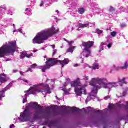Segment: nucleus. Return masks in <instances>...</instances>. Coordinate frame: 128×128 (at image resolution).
<instances>
[{
  "mask_svg": "<svg viewBox=\"0 0 128 128\" xmlns=\"http://www.w3.org/2000/svg\"><path fill=\"white\" fill-rule=\"evenodd\" d=\"M46 118L47 120L44 123L45 126H48L49 128H54L56 126V122L53 121H50L52 118V113H40V112H22L20 114V117L18 118L19 120L22 122H34L35 120Z\"/></svg>",
  "mask_w": 128,
  "mask_h": 128,
  "instance_id": "2",
  "label": "nucleus"
},
{
  "mask_svg": "<svg viewBox=\"0 0 128 128\" xmlns=\"http://www.w3.org/2000/svg\"><path fill=\"white\" fill-rule=\"evenodd\" d=\"M106 46V43L102 42L100 45V52L104 50V46Z\"/></svg>",
  "mask_w": 128,
  "mask_h": 128,
  "instance_id": "21",
  "label": "nucleus"
},
{
  "mask_svg": "<svg viewBox=\"0 0 128 128\" xmlns=\"http://www.w3.org/2000/svg\"><path fill=\"white\" fill-rule=\"evenodd\" d=\"M84 80H88V76H86V75H84Z\"/></svg>",
  "mask_w": 128,
  "mask_h": 128,
  "instance_id": "32",
  "label": "nucleus"
},
{
  "mask_svg": "<svg viewBox=\"0 0 128 128\" xmlns=\"http://www.w3.org/2000/svg\"><path fill=\"white\" fill-rule=\"evenodd\" d=\"M56 12H57V14H60V12H58V10H56Z\"/></svg>",
  "mask_w": 128,
  "mask_h": 128,
  "instance_id": "50",
  "label": "nucleus"
},
{
  "mask_svg": "<svg viewBox=\"0 0 128 128\" xmlns=\"http://www.w3.org/2000/svg\"><path fill=\"white\" fill-rule=\"evenodd\" d=\"M13 72H14V74H16V72H18V70H13Z\"/></svg>",
  "mask_w": 128,
  "mask_h": 128,
  "instance_id": "44",
  "label": "nucleus"
},
{
  "mask_svg": "<svg viewBox=\"0 0 128 128\" xmlns=\"http://www.w3.org/2000/svg\"><path fill=\"white\" fill-rule=\"evenodd\" d=\"M126 92H124L123 93V96H126Z\"/></svg>",
  "mask_w": 128,
  "mask_h": 128,
  "instance_id": "42",
  "label": "nucleus"
},
{
  "mask_svg": "<svg viewBox=\"0 0 128 128\" xmlns=\"http://www.w3.org/2000/svg\"><path fill=\"white\" fill-rule=\"evenodd\" d=\"M58 32H60V29H56L54 27L43 30L38 33L32 40V44H42L44 42L45 40H48L50 38H52Z\"/></svg>",
  "mask_w": 128,
  "mask_h": 128,
  "instance_id": "4",
  "label": "nucleus"
},
{
  "mask_svg": "<svg viewBox=\"0 0 128 128\" xmlns=\"http://www.w3.org/2000/svg\"><path fill=\"white\" fill-rule=\"evenodd\" d=\"M6 8L1 6L0 7V16H2L4 14H6Z\"/></svg>",
  "mask_w": 128,
  "mask_h": 128,
  "instance_id": "15",
  "label": "nucleus"
},
{
  "mask_svg": "<svg viewBox=\"0 0 128 128\" xmlns=\"http://www.w3.org/2000/svg\"><path fill=\"white\" fill-rule=\"evenodd\" d=\"M48 108V110H50V107L49 106V107Z\"/></svg>",
  "mask_w": 128,
  "mask_h": 128,
  "instance_id": "56",
  "label": "nucleus"
},
{
  "mask_svg": "<svg viewBox=\"0 0 128 128\" xmlns=\"http://www.w3.org/2000/svg\"><path fill=\"white\" fill-rule=\"evenodd\" d=\"M56 100H60L58 99V96H56Z\"/></svg>",
  "mask_w": 128,
  "mask_h": 128,
  "instance_id": "54",
  "label": "nucleus"
},
{
  "mask_svg": "<svg viewBox=\"0 0 128 128\" xmlns=\"http://www.w3.org/2000/svg\"><path fill=\"white\" fill-rule=\"evenodd\" d=\"M67 84L66 83H65V84L64 86V88H66V86Z\"/></svg>",
  "mask_w": 128,
  "mask_h": 128,
  "instance_id": "49",
  "label": "nucleus"
},
{
  "mask_svg": "<svg viewBox=\"0 0 128 128\" xmlns=\"http://www.w3.org/2000/svg\"><path fill=\"white\" fill-rule=\"evenodd\" d=\"M20 74H21V76H24V72H20Z\"/></svg>",
  "mask_w": 128,
  "mask_h": 128,
  "instance_id": "45",
  "label": "nucleus"
},
{
  "mask_svg": "<svg viewBox=\"0 0 128 128\" xmlns=\"http://www.w3.org/2000/svg\"><path fill=\"white\" fill-rule=\"evenodd\" d=\"M18 32H20V34H22V29L20 28V29L18 30Z\"/></svg>",
  "mask_w": 128,
  "mask_h": 128,
  "instance_id": "37",
  "label": "nucleus"
},
{
  "mask_svg": "<svg viewBox=\"0 0 128 128\" xmlns=\"http://www.w3.org/2000/svg\"><path fill=\"white\" fill-rule=\"evenodd\" d=\"M13 26H14V30H16V25L14 24H13Z\"/></svg>",
  "mask_w": 128,
  "mask_h": 128,
  "instance_id": "47",
  "label": "nucleus"
},
{
  "mask_svg": "<svg viewBox=\"0 0 128 128\" xmlns=\"http://www.w3.org/2000/svg\"><path fill=\"white\" fill-rule=\"evenodd\" d=\"M74 27L76 26V24H74Z\"/></svg>",
  "mask_w": 128,
  "mask_h": 128,
  "instance_id": "55",
  "label": "nucleus"
},
{
  "mask_svg": "<svg viewBox=\"0 0 128 128\" xmlns=\"http://www.w3.org/2000/svg\"><path fill=\"white\" fill-rule=\"evenodd\" d=\"M19 80H22V84H28V83H29L28 80L26 79H22V78H20Z\"/></svg>",
  "mask_w": 128,
  "mask_h": 128,
  "instance_id": "24",
  "label": "nucleus"
},
{
  "mask_svg": "<svg viewBox=\"0 0 128 128\" xmlns=\"http://www.w3.org/2000/svg\"><path fill=\"white\" fill-rule=\"evenodd\" d=\"M62 90H64L66 94H68V92L66 91V89H63Z\"/></svg>",
  "mask_w": 128,
  "mask_h": 128,
  "instance_id": "35",
  "label": "nucleus"
},
{
  "mask_svg": "<svg viewBox=\"0 0 128 128\" xmlns=\"http://www.w3.org/2000/svg\"><path fill=\"white\" fill-rule=\"evenodd\" d=\"M126 24H121V28H126Z\"/></svg>",
  "mask_w": 128,
  "mask_h": 128,
  "instance_id": "36",
  "label": "nucleus"
},
{
  "mask_svg": "<svg viewBox=\"0 0 128 128\" xmlns=\"http://www.w3.org/2000/svg\"><path fill=\"white\" fill-rule=\"evenodd\" d=\"M30 2L32 6L36 4V0H30Z\"/></svg>",
  "mask_w": 128,
  "mask_h": 128,
  "instance_id": "29",
  "label": "nucleus"
},
{
  "mask_svg": "<svg viewBox=\"0 0 128 128\" xmlns=\"http://www.w3.org/2000/svg\"><path fill=\"white\" fill-rule=\"evenodd\" d=\"M90 86H92V92L89 95L86 102L88 104L89 102L92 100V98H96V94H98V90H100L102 88H106V90H109V92H110V90L112 88H116L118 86V84L116 82H110L108 81L106 78H93L91 81L89 82Z\"/></svg>",
  "mask_w": 128,
  "mask_h": 128,
  "instance_id": "1",
  "label": "nucleus"
},
{
  "mask_svg": "<svg viewBox=\"0 0 128 128\" xmlns=\"http://www.w3.org/2000/svg\"><path fill=\"white\" fill-rule=\"evenodd\" d=\"M8 14H9V16H12V14H14V12L10 10L8 12Z\"/></svg>",
  "mask_w": 128,
  "mask_h": 128,
  "instance_id": "31",
  "label": "nucleus"
},
{
  "mask_svg": "<svg viewBox=\"0 0 128 128\" xmlns=\"http://www.w3.org/2000/svg\"><path fill=\"white\" fill-rule=\"evenodd\" d=\"M128 68V62H126L124 64V66L122 67H118L117 68V70H126V68Z\"/></svg>",
  "mask_w": 128,
  "mask_h": 128,
  "instance_id": "19",
  "label": "nucleus"
},
{
  "mask_svg": "<svg viewBox=\"0 0 128 128\" xmlns=\"http://www.w3.org/2000/svg\"><path fill=\"white\" fill-rule=\"evenodd\" d=\"M108 48H112V43H110L107 46Z\"/></svg>",
  "mask_w": 128,
  "mask_h": 128,
  "instance_id": "33",
  "label": "nucleus"
},
{
  "mask_svg": "<svg viewBox=\"0 0 128 128\" xmlns=\"http://www.w3.org/2000/svg\"><path fill=\"white\" fill-rule=\"evenodd\" d=\"M110 98V96H106V97L104 98V100H108V98Z\"/></svg>",
  "mask_w": 128,
  "mask_h": 128,
  "instance_id": "34",
  "label": "nucleus"
},
{
  "mask_svg": "<svg viewBox=\"0 0 128 128\" xmlns=\"http://www.w3.org/2000/svg\"><path fill=\"white\" fill-rule=\"evenodd\" d=\"M44 58L45 60L46 58L47 60L46 62V65L39 67V68L42 70L43 72H46V70H50L52 66H54V64H60L62 68H64V66H66V64H70V60L68 59H64V60L58 61L53 58L48 59V57H46V56L44 57Z\"/></svg>",
  "mask_w": 128,
  "mask_h": 128,
  "instance_id": "7",
  "label": "nucleus"
},
{
  "mask_svg": "<svg viewBox=\"0 0 128 128\" xmlns=\"http://www.w3.org/2000/svg\"><path fill=\"white\" fill-rule=\"evenodd\" d=\"M94 42H84L82 43L83 46H84V48L83 50L82 54L80 55V56L78 57V58H80L82 60V62H84V58H82V56L84 58H89L90 56V48L94 46Z\"/></svg>",
  "mask_w": 128,
  "mask_h": 128,
  "instance_id": "9",
  "label": "nucleus"
},
{
  "mask_svg": "<svg viewBox=\"0 0 128 128\" xmlns=\"http://www.w3.org/2000/svg\"><path fill=\"white\" fill-rule=\"evenodd\" d=\"M68 42L69 46H70V44H72L74 43V42Z\"/></svg>",
  "mask_w": 128,
  "mask_h": 128,
  "instance_id": "40",
  "label": "nucleus"
},
{
  "mask_svg": "<svg viewBox=\"0 0 128 128\" xmlns=\"http://www.w3.org/2000/svg\"><path fill=\"white\" fill-rule=\"evenodd\" d=\"M46 82L52 86V88H54V81L52 80H47Z\"/></svg>",
  "mask_w": 128,
  "mask_h": 128,
  "instance_id": "18",
  "label": "nucleus"
},
{
  "mask_svg": "<svg viewBox=\"0 0 128 128\" xmlns=\"http://www.w3.org/2000/svg\"><path fill=\"white\" fill-rule=\"evenodd\" d=\"M110 10L111 12H112V11L114 10V8H112V7H110Z\"/></svg>",
  "mask_w": 128,
  "mask_h": 128,
  "instance_id": "39",
  "label": "nucleus"
},
{
  "mask_svg": "<svg viewBox=\"0 0 128 128\" xmlns=\"http://www.w3.org/2000/svg\"><path fill=\"white\" fill-rule=\"evenodd\" d=\"M116 34H118V33L116 32H114L111 33V36L114 37L116 36Z\"/></svg>",
  "mask_w": 128,
  "mask_h": 128,
  "instance_id": "30",
  "label": "nucleus"
},
{
  "mask_svg": "<svg viewBox=\"0 0 128 128\" xmlns=\"http://www.w3.org/2000/svg\"><path fill=\"white\" fill-rule=\"evenodd\" d=\"M74 50H76V46H70V48L68 50V52H71L72 54Z\"/></svg>",
  "mask_w": 128,
  "mask_h": 128,
  "instance_id": "22",
  "label": "nucleus"
},
{
  "mask_svg": "<svg viewBox=\"0 0 128 128\" xmlns=\"http://www.w3.org/2000/svg\"><path fill=\"white\" fill-rule=\"evenodd\" d=\"M50 47L53 49V56L56 54V52H58V50H56V46L55 45H51Z\"/></svg>",
  "mask_w": 128,
  "mask_h": 128,
  "instance_id": "20",
  "label": "nucleus"
},
{
  "mask_svg": "<svg viewBox=\"0 0 128 128\" xmlns=\"http://www.w3.org/2000/svg\"><path fill=\"white\" fill-rule=\"evenodd\" d=\"M72 30H74V27H72Z\"/></svg>",
  "mask_w": 128,
  "mask_h": 128,
  "instance_id": "52",
  "label": "nucleus"
},
{
  "mask_svg": "<svg viewBox=\"0 0 128 128\" xmlns=\"http://www.w3.org/2000/svg\"><path fill=\"white\" fill-rule=\"evenodd\" d=\"M16 120H18V118L14 119V122H16V123L18 122H16Z\"/></svg>",
  "mask_w": 128,
  "mask_h": 128,
  "instance_id": "43",
  "label": "nucleus"
},
{
  "mask_svg": "<svg viewBox=\"0 0 128 128\" xmlns=\"http://www.w3.org/2000/svg\"><path fill=\"white\" fill-rule=\"evenodd\" d=\"M38 66V65L36 64H34L30 66L31 68H29L28 70L26 72H32V68H36Z\"/></svg>",
  "mask_w": 128,
  "mask_h": 128,
  "instance_id": "23",
  "label": "nucleus"
},
{
  "mask_svg": "<svg viewBox=\"0 0 128 128\" xmlns=\"http://www.w3.org/2000/svg\"><path fill=\"white\" fill-rule=\"evenodd\" d=\"M55 20H58V18L55 17Z\"/></svg>",
  "mask_w": 128,
  "mask_h": 128,
  "instance_id": "57",
  "label": "nucleus"
},
{
  "mask_svg": "<svg viewBox=\"0 0 128 128\" xmlns=\"http://www.w3.org/2000/svg\"><path fill=\"white\" fill-rule=\"evenodd\" d=\"M118 108H125L126 106L120 104H110L108 108L100 110V109H95L94 108L88 106L82 109H80L76 106L70 107L68 106H60L59 108L63 112H112L116 110Z\"/></svg>",
  "mask_w": 128,
  "mask_h": 128,
  "instance_id": "3",
  "label": "nucleus"
},
{
  "mask_svg": "<svg viewBox=\"0 0 128 128\" xmlns=\"http://www.w3.org/2000/svg\"><path fill=\"white\" fill-rule=\"evenodd\" d=\"M92 70H98L100 68V65L97 64H94L92 67Z\"/></svg>",
  "mask_w": 128,
  "mask_h": 128,
  "instance_id": "25",
  "label": "nucleus"
},
{
  "mask_svg": "<svg viewBox=\"0 0 128 128\" xmlns=\"http://www.w3.org/2000/svg\"><path fill=\"white\" fill-rule=\"evenodd\" d=\"M32 56V54H28V52H26V51H24L20 53V58L21 60H22L24 58H30Z\"/></svg>",
  "mask_w": 128,
  "mask_h": 128,
  "instance_id": "12",
  "label": "nucleus"
},
{
  "mask_svg": "<svg viewBox=\"0 0 128 128\" xmlns=\"http://www.w3.org/2000/svg\"><path fill=\"white\" fill-rule=\"evenodd\" d=\"M38 52V50H33V52Z\"/></svg>",
  "mask_w": 128,
  "mask_h": 128,
  "instance_id": "48",
  "label": "nucleus"
},
{
  "mask_svg": "<svg viewBox=\"0 0 128 128\" xmlns=\"http://www.w3.org/2000/svg\"><path fill=\"white\" fill-rule=\"evenodd\" d=\"M38 92H42L44 96L48 94H51L50 88L47 84H40L34 85L31 87L29 90L25 92L26 94L23 99V104L26 102L28 100V96L30 94H36Z\"/></svg>",
  "mask_w": 128,
  "mask_h": 128,
  "instance_id": "5",
  "label": "nucleus"
},
{
  "mask_svg": "<svg viewBox=\"0 0 128 128\" xmlns=\"http://www.w3.org/2000/svg\"><path fill=\"white\" fill-rule=\"evenodd\" d=\"M88 26H89L88 24H79L78 25V28L77 29V30H78V32H80V28H88Z\"/></svg>",
  "mask_w": 128,
  "mask_h": 128,
  "instance_id": "16",
  "label": "nucleus"
},
{
  "mask_svg": "<svg viewBox=\"0 0 128 128\" xmlns=\"http://www.w3.org/2000/svg\"><path fill=\"white\" fill-rule=\"evenodd\" d=\"M44 110V107L38 104L36 102H31L28 104L24 110V112H28L30 110H36L38 112H40Z\"/></svg>",
  "mask_w": 128,
  "mask_h": 128,
  "instance_id": "10",
  "label": "nucleus"
},
{
  "mask_svg": "<svg viewBox=\"0 0 128 128\" xmlns=\"http://www.w3.org/2000/svg\"><path fill=\"white\" fill-rule=\"evenodd\" d=\"M42 50H46V48H42Z\"/></svg>",
  "mask_w": 128,
  "mask_h": 128,
  "instance_id": "53",
  "label": "nucleus"
},
{
  "mask_svg": "<svg viewBox=\"0 0 128 128\" xmlns=\"http://www.w3.org/2000/svg\"><path fill=\"white\" fill-rule=\"evenodd\" d=\"M14 125H10V128H14Z\"/></svg>",
  "mask_w": 128,
  "mask_h": 128,
  "instance_id": "46",
  "label": "nucleus"
},
{
  "mask_svg": "<svg viewBox=\"0 0 128 128\" xmlns=\"http://www.w3.org/2000/svg\"><path fill=\"white\" fill-rule=\"evenodd\" d=\"M14 82H12L6 86V88L3 89L2 91H0V100H2V98H4V96H4L6 92L8 90H10L11 87L12 86Z\"/></svg>",
  "mask_w": 128,
  "mask_h": 128,
  "instance_id": "11",
  "label": "nucleus"
},
{
  "mask_svg": "<svg viewBox=\"0 0 128 128\" xmlns=\"http://www.w3.org/2000/svg\"><path fill=\"white\" fill-rule=\"evenodd\" d=\"M78 12L80 14H84V8H80L78 10Z\"/></svg>",
  "mask_w": 128,
  "mask_h": 128,
  "instance_id": "26",
  "label": "nucleus"
},
{
  "mask_svg": "<svg viewBox=\"0 0 128 128\" xmlns=\"http://www.w3.org/2000/svg\"><path fill=\"white\" fill-rule=\"evenodd\" d=\"M74 68H77L78 66H80V64H74Z\"/></svg>",
  "mask_w": 128,
  "mask_h": 128,
  "instance_id": "38",
  "label": "nucleus"
},
{
  "mask_svg": "<svg viewBox=\"0 0 128 128\" xmlns=\"http://www.w3.org/2000/svg\"><path fill=\"white\" fill-rule=\"evenodd\" d=\"M126 78H122V79L120 80L118 84H120V86H122V84H126Z\"/></svg>",
  "mask_w": 128,
  "mask_h": 128,
  "instance_id": "17",
  "label": "nucleus"
},
{
  "mask_svg": "<svg viewBox=\"0 0 128 128\" xmlns=\"http://www.w3.org/2000/svg\"><path fill=\"white\" fill-rule=\"evenodd\" d=\"M48 4H50V1L48 0H42L40 2V8L42 6H46L47 8V6H48Z\"/></svg>",
  "mask_w": 128,
  "mask_h": 128,
  "instance_id": "14",
  "label": "nucleus"
},
{
  "mask_svg": "<svg viewBox=\"0 0 128 128\" xmlns=\"http://www.w3.org/2000/svg\"><path fill=\"white\" fill-rule=\"evenodd\" d=\"M71 86L72 88H75V93L78 96H82V94L86 95V87L88 86L86 84H82L80 79L79 78L72 82H71Z\"/></svg>",
  "mask_w": 128,
  "mask_h": 128,
  "instance_id": "8",
  "label": "nucleus"
},
{
  "mask_svg": "<svg viewBox=\"0 0 128 128\" xmlns=\"http://www.w3.org/2000/svg\"><path fill=\"white\" fill-rule=\"evenodd\" d=\"M8 80V78L4 74H0V82H6Z\"/></svg>",
  "mask_w": 128,
  "mask_h": 128,
  "instance_id": "13",
  "label": "nucleus"
},
{
  "mask_svg": "<svg viewBox=\"0 0 128 128\" xmlns=\"http://www.w3.org/2000/svg\"><path fill=\"white\" fill-rule=\"evenodd\" d=\"M18 49L16 42H9L8 44L6 43L0 48V58H4L6 54H14Z\"/></svg>",
  "mask_w": 128,
  "mask_h": 128,
  "instance_id": "6",
  "label": "nucleus"
},
{
  "mask_svg": "<svg viewBox=\"0 0 128 128\" xmlns=\"http://www.w3.org/2000/svg\"><path fill=\"white\" fill-rule=\"evenodd\" d=\"M10 60L8 59V60H6V62H10Z\"/></svg>",
  "mask_w": 128,
  "mask_h": 128,
  "instance_id": "51",
  "label": "nucleus"
},
{
  "mask_svg": "<svg viewBox=\"0 0 128 128\" xmlns=\"http://www.w3.org/2000/svg\"><path fill=\"white\" fill-rule=\"evenodd\" d=\"M104 32V31L100 30V29L96 30V33L98 34H102Z\"/></svg>",
  "mask_w": 128,
  "mask_h": 128,
  "instance_id": "27",
  "label": "nucleus"
},
{
  "mask_svg": "<svg viewBox=\"0 0 128 128\" xmlns=\"http://www.w3.org/2000/svg\"><path fill=\"white\" fill-rule=\"evenodd\" d=\"M26 14H27L28 16H30V9L29 8H27L26 10Z\"/></svg>",
  "mask_w": 128,
  "mask_h": 128,
  "instance_id": "28",
  "label": "nucleus"
},
{
  "mask_svg": "<svg viewBox=\"0 0 128 128\" xmlns=\"http://www.w3.org/2000/svg\"><path fill=\"white\" fill-rule=\"evenodd\" d=\"M14 33V32H18V30H16V29H15L14 32H13Z\"/></svg>",
  "mask_w": 128,
  "mask_h": 128,
  "instance_id": "41",
  "label": "nucleus"
},
{
  "mask_svg": "<svg viewBox=\"0 0 128 128\" xmlns=\"http://www.w3.org/2000/svg\"><path fill=\"white\" fill-rule=\"evenodd\" d=\"M43 128H46V126H44V127H43Z\"/></svg>",
  "mask_w": 128,
  "mask_h": 128,
  "instance_id": "58",
  "label": "nucleus"
}]
</instances>
